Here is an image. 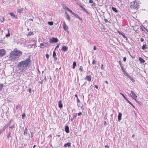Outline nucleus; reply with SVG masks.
Masks as SVG:
<instances>
[{
	"instance_id": "50",
	"label": "nucleus",
	"mask_w": 148,
	"mask_h": 148,
	"mask_svg": "<svg viewBox=\"0 0 148 148\" xmlns=\"http://www.w3.org/2000/svg\"><path fill=\"white\" fill-rule=\"evenodd\" d=\"M43 80H41V81L39 82V83H40L41 84H42L43 83Z\"/></svg>"
},
{
	"instance_id": "33",
	"label": "nucleus",
	"mask_w": 148,
	"mask_h": 148,
	"mask_svg": "<svg viewBox=\"0 0 148 148\" xmlns=\"http://www.w3.org/2000/svg\"><path fill=\"white\" fill-rule=\"evenodd\" d=\"M25 116V113H23L22 115V118L23 119H24Z\"/></svg>"
},
{
	"instance_id": "38",
	"label": "nucleus",
	"mask_w": 148,
	"mask_h": 148,
	"mask_svg": "<svg viewBox=\"0 0 148 148\" xmlns=\"http://www.w3.org/2000/svg\"><path fill=\"white\" fill-rule=\"evenodd\" d=\"M121 70L122 72H123L124 71H125L124 68L123 66H122L121 67Z\"/></svg>"
},
{
	"instance_id": "24",
	"label": "nucleus",
	"mask_w": 148,
	"mask_h": 148,
	"mask_svg": "<svg viewBox=\"0 0 148 148\" xmlns=\"http://www.w3.org/2000/svg\"><path fill=\"white\" fill-rule=\"evenodd\" d=\"M112 9L113 11L115 12L116 13L118 12V11L116 10V8H115L114 7H112Z\"/></svg>"
},
{
	"instance_id": "51",
	"label": "nucleus",
	"mask_w": 148,
	"mask_h": 148,
	"mask_svg": "<svg viewBox=\"0 0 148 148\" xmlns=\"http://www.w3.org/2000/svg\"><path fill=\"white\" fill-rule=\"evenodd\" d=\"M123 60L125 62L126 60V58L125 57L124 58H123Z\"/></svg>"
},
{
	"instance_id": "40",
	"label": "nucleus",
	"mask_w": 148,
	"mask_h": 148,
	"mask_svg": "<svg viewBox=\"0 0 148 148\" xmlns=\"http://www.w3.org/2000/svg\"><path fill=\"white\" fill-rule=\"evenodd\" d=\"M40 45L41 46L45 47V46L43 43H41Z\"/></svg>"
},
{
	"instance_id": "22",
	"label": "nucleus",
	"mask_w": 148,
	"mask_h": 148,
	"mask_svg": "<svg viewBox=\"0 0 148 148\" xmlns=\"http://www.w3.org/2000/svg\"><path fill=\"white\" fill-rule=\"evenodd\" d=\"M77 66L76 62L75 61H74L73 63V69H74L75 66Z\"/></svg>"
},
{
	"instance_id": "5",
	"label": "nucleus",
	"mask_w": 148,
	"mask_h": 148,
	"mask_svg": "<svg viewBox=\"0 0 148 148\" xmlns=\"http://www.w3.org/2000/svg\"><path fill=\"white\" fill-rule=\"evenodd\" d=\"M6 53L5 51L3 49H0V57H2L4 56Z\"/></svg>"
},
{
	"instance_id": "32",
	"label": "nucleus",
	"mask_w": 148,
	"mask_h": 148,
	"mask_svg": "<svg viewBox=\"0 0 148 148\" xmlns=\"http://www.w3.org/2000/svg\"><path fill=\"white\" fill-rule=\"evenodd\" d=\"M121 35H122L123 37L126 39V41L127 40V38L125 36L124 34L123 33L122 34H121Z\"/></svg>"
},
{
	"instance_id": "25",
	"label": "nucleus",
	"mask_w": 148,
	"mask_h": 148,
	"mask_svg": "<svg viewBox=\"0 0 148 148\" xmlns=\"http://www.w3.org/2000/svg\"><path fill=\"white\" fill-rule=\"evenodd\" d=\"M21 105L18 104L17 106H16V109H18L19 108H21Z\"/></svg>"
},
{
	"instance_id": "56",
	"label": "nucleus",
	"mask_w": 148,
	"mask_h": 148,
	"mask_svg": "<svg viewBox=\"0 0 148 148\" xmlns=\"http://www.w3.org/2000/svg\"><path fill=\"white\" fill-rule=\"evenodd\" d=\"M10 36V34H9V33H8V34H6V37H8V36Z\"/></svg>"
},
{
	"instance_id": "49",
	"label": "nucleus",
	"mask_w": 148,
	"mask_h": 148,
	"mask_svg": "<svg viewBox=\"0 0 148 148\" xmlns=\"http://www.w3.org/2000/svg\"><path fill=\"white\" fill-rule=\"evenodd\" d=\"M89 2L90 3H93V1L92 0H89Z\"/></svg>"
},
{
	"instance_id": "43",
	"label": "nucleus",
	"mask_w": 148,
	"mask_h": 148,
	"mask_svg": "<svg viewBox=\"0 0 148 148\" xmlns=\"http://www.w3.org/2000/svg\"><path fill=\"white\" fill-rule=\"evenodd\" d=\"M46 57L47 59H48L49 58V55L48 54H46Z\"/></svg>"
},
{
	"instance_id": "31",
	"label": "nucleus",
	"mask_w": 148,
	"mask_h": 148,
	"mask_svg": "<svg viewBox=\"0 0 148 148\" xmlns=\"http://www.w3.org/2000/svg\"><path fill=\"white\" fill-rule=\"evenodd\" d=\"M79 70L80 71H83V67L82 66H80V68L79 69Z\"/></svg>"
},
{
	"instance_id": "12",
	"label": "nucleus",
	"mask_w": 148,
	"mask_h": 148,
	"mask_svg": "<svg viewBox=\"0 0 148 148\" xmlns=\"http://www.w3.org/2000/svg\"><path fill=\"white\" fill-rule=\"evenodd\" d=\"M66 14V18L67 20H68L69 22L70 21V17L69 15L67 13V12H65Z\"/></svg>"
},
{
	"instance_id": "37",
	"label": "nucleus",
	"mask_w": 148,
	"mask_h": 148,
	"mask_svg": "<svg viewBox=\"0 0 148 148\" xmlns=\"http://www.w3.org/2000/svg\"><path fill=\"white\" fill-rule=\"evenodd\" d=\"M11 132H9L8 134L7 135V138H8L9 137H10Z\"/></svg>"
},
{
	"instance_id": "58",
	"label": "nucleus",
	"mask_w": 148,
	"mask_h": 148,
	"mask_svg": "<svg viewBox=\"0 0 148 148\" xmlns=\"http://www.w3.org/2000/svg\"><path fill=\"white\" fill-rule=\"evenodd\" d=\"M95 88L97 89H98V86L97 85H95Z\"/></svg>"
},
{
	"instance_id": "54",
	"label": "nucleus",
	"mask_w": 148,
	"mask_h": 148,
	"mask_svg": "<svg viewBox=\"0 0 148 148\" xmlns=\"http://www.w3.org/2000/svg\"><path fill=\"white\" fill-rule=\"evenodd\" d=\"M82 113L81 112H79L78 113V116H80L82 114Z\"/></svg>"
},
{
	"instance_id": "63",
	"label": "nucleus",
	"mask_w": 148,
	"mask_h": 148,
	"mask_svg": "<svg viewBox=\"0 0 148 148\" xmlns=\"http://www.w3.org/2000/svg\"><path fill=\"white\" fill-rule=\"evenodd\" d=\"M3 131V130L1 129L0 130V134H1V133Z\"/></svg>"
},
{
	"instance_id": "53",
	"label": "nucleus",
	"mask_w": 148,
	"mask_h": 148,
	"mask_svg": "<svg viewBox=\"0 0 148 148\" xmlns=\"http://www.w3.org/2000/svg\"><path fill=\"white\" fill-rule=\"evenodd\" d=\"M59 45H57L56 47L55 48V50L56 49H57V48H59Z\"/></svg>"
},
{
	"instance_id": "57",
	"label": "nucleus",
	"mask_w": 148,
	"mask_h": 148,
	"mask_svg": "<svg viewBox=\"0 0 148 148\" xmlns=\"http://www.w3.org/2000/svg\"><path fill=\"white\" fill-rule=\"evenodd\" d=\"M31 138L33 137V133L32 132H31Z\"/></svg>"
},
{
	"instance_id": "61",
	"label": "nucleus",
	"mask_w": 148,
	"mask_h": 148,
	"mask_svg": "<svg viewBox=\"0 0 148 148\" xmlns=\"http://www.w3.org/2000/svg\"><path fill=\"white\" fill-rule=\"evenodd\" d=\"M135 100H136V102H137L138 103H139V104H140V101H137L136 100V99H135Z\"/></svg>"
},
{
	"instance_id": "9",
	"label": "nucleus",
	"mask_w": 148,
	"mask_h": 148,
	"mask_svg": "<svg viewBox=\"0 0 148 148\" xmlns=\"http://www.w3.org/2000/svg\"><path fill=\"white\" fill-rule=\"evenodd\" d=\"M91 77L90 75H87L84 78V79L85 80H86L89 82H90L91 81Z\"/></svg>"
},
{
	"instance_id": "14",
	"label": "nucleus",
	"mask_w": 148,
	"mask_h": 148,
	"mask_svg": "<svg viewBox=\"0 0 148 148\" xmlns=\"http://www.w3.org/2000/svg\"><path fill=\"white\" fill-rule=\"evenodd\" d=\"M58 106L60 108H61L63 107L62 101L61 100L59 101L58 102Z\"/></svg>"
},
{
	"instance_id": "20",
	"label": "nucleus",
	"mask_w": 148,
	"mask_h": 148,
	"mask_svg": "<svg viewBox=\"0 0 148 148\" xmlns=\"http://www.w3.org/2000/svg\"><path fill=\"white\" fill-rule=\"evenodd\" d=\"M147 45L146 44L143 45L142 47V49L143 50H144L145 49H147Z\"/></svg>"
},
{
	"instance_id": "21",
	"label": "nucleus",
	"mask_w": 148,
	"mask_h": 148,
	"mask_svg": "<svg viewBox=\"0 0 148 148\" xmlns=\"http://www.w3.org/2000/svg\"><path fill=\"white\" fill-rule=\"evenodd\" d=\"M80 7L82 9V10L85 12L87 14H88V12L86 10V9L84 8L82 6L80 5Z\"/></svg>"
},
{
	"instance_id": "13",
	"label": "nucleus",
	"mask_w": 148,
	"mask_h": 148,
	"mask_svg": "<svg viewBox=\"0 0 148 148\" xmlns=\"http://www.w3.org/2000/svg\"><path fill=\"white\" fill-rule=\"evenodd\" d=\"M68 47L66 46H64L62 47V50L65 52L67 51Z\"/></svg>"
},
{
	"instance_id": "7",
	"label": "nucleus",
	"mask_w": 148,
	"mask_h": 148,
	"mask_svg": "<svg viewBox=\"0 0 148 148\" xmlns=\"http://www.w3.org/2000/svg\"><path fill=\"white\" fill-rule=\"evenodd\" d=\"M121 94L122 95V96L125 99L127 100V102L129 103L133 108H134L135 107L126 98V97L124 96V95L123 94Z\"/></svg>"
},
{
	"instance_id": "16",
	"label": "nucleus",
	"mask_w": 148,
	"mask_h": 148,
	"mask_svg": "<svg viewBox=\"0 0 148 148\" xmlns=\"http://www.w3.org/2000/svg\"><path fill=\"white\" fill-rule=\"evenodd\" d=\"M71 143H67L65 144L64 147H69V146H71Z\"/></svg>"
},
{
	"instance_id": "46",
	"label": "nucleus",
	"mask_w": 148,
	"mask_h": 148,
	"mask_svg": "<svg viewBox=\"0 0 148 148\" xmlns=\"http://www.w3.org/2000/svg\"><path fill=\"white\" fill-rule=\"evenodd\" d=\"M104 21L106 23H107L108 22V21L106 19H105L104 20Z\"/></svg>"
},
{
	"instance_id": "47",
	"label": "nucleus",
	"mask_w": 148,
	"mask_h": 148,
	"mask_svg": "<svg viewBox=\"0 0 148 148\" xmlns=\"http://www.w3.org/2000/svg\"><path fill=\"white\" fill-rule=\"evenodd\" d=\"M77 103H79L80 102V100H79V99H78V98L77 97Z\"/></svg>"
},
{
	"instance_id": "34",
	"label": "nucleus",
	"mask_w": 148,
	"mask_h": 148,
	"mask_svg": "<svg viewBox=\"0 0 148 148\" xmlns=\"http://www.w3.org/2000/svg\"><path fill=\"white\" fill-rule=\"evenodd\" d=\"M33 34V33L32 32H29L27 36H31Z\"/></svg>"
},
{
	"instance_id": "45",
	"label": "nucleus",
	"mask_w": 148,
	"mask_h": 148,
	"mask_svg": "<svg viewBox=\"0 0 148 148\" xmlns=\"http://www.w3.org/2000/svg\"><path fill=\"white\" fill-rule=\"evenodd\" d=\"M10 124V122H9V123H8L6 125V126H8Z\"/></svg>"
},
{
	"instance_id": "10",
	"label": "nucleus",
	"mask_w": 148,
	"mask_h": 148,
	"mask_svg": "<svg viewBox=\"0 0 148 148\" xmlns=\"http://www.w3.org/2000/svg\"><path fill=\"white\" fill-rule=\"evenodd\" d=\"M73 15H74V16H75L77 18H78L79 20H82V19L79 17V16L77 14H76L74 13V12H73L72 11L71 13Z\"/></svg>"
},
{
	"instance_id": "64",
	"label": "nucleus",
	"mask_w": 148,
	"mask_h": 148,
	"mask_svg": "<svg viewBox=\"0 0 148 148\" xmlns=\"http://www.w3.org/2000/svg\"><path fill=\"white\" fill-rule=\"evenodd\" d=\"M31 91V90L30 88L29 89V92H30Z\"/></svg>"
},
{
	"instance_id": "59",
	"label": "nucleus",
	"mask_w": 148,
	"mask_h": 148,
	"mask_svg": "<svg viewBox=\"0 0 148 148\" xmlns=\"http://www.w3.org/2000/svg\"><path fill=\"white\" fill-rule=\"evenodd\" d=\"M93 49L94 50H96V47L95 46H94Z\"/></svg>"
},
{
	"instance_id": "35",
	"label": "nucleus",
	"mask_w": 148,
	"mask_h": 148,
	"mask_svg": "<svg viewBox=\"0 0 148 148\" xmlns=\"http://www.w3.org/2000/svg\"><path fill=\"white\" fill-rule=\"evenodd\" d=\"M56 53L55 51H53V57H56Z\"/></svg>"
},
{
	"instance_id": "48",
	"label": "nucleus",
	"mask_w": 148,
	"mask_h": 148,
	"mask_svg": "<svg viewBox=\"0 0 148 148\" xmlns=\"http://www.w3.org/2000/svg\"><path fill=\"white\" fill-rule=\"evenodd\" d=\"M92 3H93V4H92L91 5V6H95V3H93V2Z\"/></svg>"
},
{
	"instance_id": "30",
	"label": "nucleus",
	"mask_w": 148,
	"mask_h": 148,
	"mask_svg": "<svg viewBox=\"0 0 148 148\" xmlns=\"http://www.w3.org/2000/svg\"><path fill=\"white\" fill-rule=\"evenodd\" d=\"M128 77L130 79V80L133 82H134L135 81V80L134 79H133V78L132 77H131L130 76L129 77Z\"/></svg>"
},
{
	"instance_id": "62",
	"label": "nucleus",
	"mask_w": 148,
	"mask_h": 148,
	"mask_svg": "<svg viewBox=\"0 0 148 148\" xmlns=\"http://www.w3.org/2000/svg\"><path fill=\"white\" fill-rule=\"evenodd\" d=\"M53 58H54V60L56 61L57 60V58L56 57H53Z\"/></svg>"
},
{
	"instance_id": "26",
	"label": "nucleus",
	"mask_w": 148,
	"mask_h": 148,
	"mask_svg": "<svg viewBox=\"0 0 148 148\" xmlns=\"http://www.w3.org/2000/svg\"><path fill=\"white\" fill-rule=\"evenodd\" d=\"M123 73L124 74V75H125L127 76V77H129L130 75L128 74V73L125 71H124L123 72Z\"/></svg>"
},
{
	"instance_id": "2",
	"label": "nucleus",
	"mask_w": 148,
	"mask_h": 148,
	"mask_svg": "<svg viewBox=\"0 0 148 148\" xmlns=\"http://www.w3.org/2000/svg\"><path fill=\"white\" fill-rule=\"evenodd\" d=\"M22 54V53L21 51L14 49L11 52L10 58L12 61L17 60L18 58L21 56Z\"/></svg>"
},
{
	"instance_id": "52",
	"label": "nucleus",
	"mask_w": 148,
	"mask_h": 148,
	"mask_svg": "<svg viewBox=\"0 0 148 148\" xmlns=\"http://www.w3.org/2000/svg\"><path fill=\"white\" fill-rule=\"evenodd\" d=\"M144 40L143 38H140V41L141 42H143L144 41Z\"/></svg>"
},
{
	"instance_id": "55",
	"label": "nucleus",
	"mask_w": 148,
	"mask_h": 148,
	"mask_svg": "<svg viewBox=\"0 0 148 148\" xmlns=\"http://www.w3.org/2000/svg\"><path fill=\"white\" fill-rule=\"evenodd\" d=\"M104 125L105 126H106V125L107 124V123H106V121H104Z\"/></svg>"
},
{
	"instance_id": "17",
	"label": "nucleus",
	"mask_w": 148,
	"mask_h": 148,
	"mask_svg": "<svg viewBox=\"0 0 148 148\" xmlns=\"http://www.w3.org/2000/svg\"><path fill=\"white\" fill-rule=\"evenodd\" d=\"M122 114L120 112L119 113V115L118 116V120L120 121L121 119Z\"/></svg>"
},
{
	"instance_id": "27",
	"label": "nucleus",
	"mask_w": 148,
	"mask_h": 148,
	"mask_svg": "<svg viewBox=\"0 0 148 148\" xmlns=\"http://www.w3.org/2000/svg\"><path fill=\"white\" fill-rule=\"evenodd\" d=\"M4 85L3 84H0V91L1 90H2V89Z\"/></svg>"
},
{
	"instance_id": "19",
	"label": "nucleus",
	"mask_w": 148,
	"mask_h": 148,
	"mask_svg": "<svg viewBox=\"0 0 148 148\" xmlns=\"http://www.w3.org/2000/svg\"><path fill=\"white\" fill-rule=\"evenodd\" d=\"M64 9L66 10L67 11H68L69 12H70L71 13L72 12V11L71 10L69 9V8L67 7V6H65L64 8Z\"/></svg>"
},
{
	"instance_id": "8",
	"label": "nucleus",
	"mask_w": 148,
	"mask_h": 148,
	"mask_svg": "<svg viewBox=\"0 0 148 148\" xmlns=\"http://www.w3.org/2000/svg\"><path fill=\"white\" fill-rule=\"evenodd\" d=\"M132 95L131 96L134 99H135V98L137 97L136 95L135 94L134 92L132 91H131Z\"/></svg>"
},
{
	"instance_id": "23",
	"label": "nucleus",
	"mask_w": 148,
	"mask_h": 148,
	"mask_svg": "<svg viewBox=\"0 0 148 148\" xmlns=\"http://www.w3.org/2000/svg\"><path fill=\"white\" fill-rule=\"evenodd\" d=\"M27 127H26L25 129L24 130V133H23V134L24 135H27Z\"/></svg>"
},
{
	"instance_id": "4",
	"label": "nucleus",
	"mask_w": 148,
	"mask_h": 148,
	"mask_svg": "<svg viewBox=\"0 0 148 148\" xmlns=\"http://www.w3.org/2000/svg\"><path fill=\"white\" fill-rule=\"evenodd\" d=\"M58 40L57 38L53 37L52 38L50 39L49 42L50 43L57 42Z\"/></svg>"
},
{
	"instance_id": "1",
	"label": "nucleus",
	"mask_w": 148,
	"mask_h": 148,
	"mask_svg": "<svg viewBox=\"0 0 148 148\" xmlns=\"http://www.w3.org/2000/svg\"><path fill=\"white\" fill-rule=\"evenodd\" d=\"M31 62L30 57H29L25 60L18 63L17 64V66L20 70V72H23L26 67L29 66Z\"/></svg>"
},
{
	"instance_id": "28",
	"label": "nucleus",
	"mask_w": 148,
	"mask_h": 148,
	"mask_svg": "<svg viewBox=\"0 0 148 148\" xmlns=\"http://www.w3.org/2000/svg\"><path fill=\"white\" fill-rule=\"evenodd\" d=\"M77 114H74L73 116V119H71V121H72L73 119H74L76 118V116H77Z\"/></svg>"
},
{
	"instance_id": "44",
	"label": "nucleus",
	"mask_w": 148,
	"mask_h": 148,
	"mask_svg": "<svg viewBox=\"0 0 148 148\" xmlns=\"http://www.w3.org/2000/svg\"><path fill=\"white\" fill-rule=\"evenodd\" d=\"M119 65L121 67L123 66L120 61H119Z\"/></svg>"
},
{
	"instance_id": "39",
	"label": "nucleus",
	"mask_w": 148,
	"mask_h": 148,
	"mask_svg": "<svg viewBox=\"0 0 148 148\" xmlns=\"http://www.w3.org/2000/svg\"><path fill=\"white\" fill-rule=\"evenodd\" d=\"M14 127V125H11V126L9 128H10V129L12 130Z\"/></svg>"
},
{
	"instance_id": "3",
	"label": "nucleus",
	"mask_w": 148,
	"mask_h": 148,
	"mask_svg": "<svg viewBox=\"0 0 148 148\" xmlns=\"http://www.w3.org/2000/svg\"><path fill=\"white\" fill-rule=\"evenodd\" d=\"M139 2L136 0L133 1L130 3L131 8L133 9H138L139 8Z\"/></svg>"
},
{
	"instance_id": "18",
	"label": "nucleus",
	"mask_w": 148,
	"mask_h": 148,
	"mask_svg": "<svg viewBox=\"0 0 148 148\" xmlns=\"http://www.w3.org/2000/svg\"><path fill=\"white\" fill-rule=\"evenodd\" d=\"M23 10H24V9L23 8H22L21 9H17V12L18 13H21L23 11Z\"/></svg>"
},
{
	"instance_id": "60",
	"label": "nucleus",
	"mask_w": 148,
	"mask_h": 148,
	"mask_svg": "<svg viewBox=\"0 0 148 148\" xmlns=\"http://www.w3.org/2000/svg\"><path fill=\"white\" fill-rule=\"evenodd\" d=\"M105 148H108L109 147L107 145H105Z\"/></svg>"
},
{
	"instance_id": "11",
	"label": "nucleus",
	"mask_w": 148,
	"mask_h": 148,
	"mask_svg": "<svg viewBox=\"0 0 148 148\" xmlns=\"http://www.w3.org/2000/svg\"><path fill=\"white\" fill-rule=\"evenodd\" d=\"M65 130L66 133H69V128L68 126L66 125L65 126Z\"/></svg>"
},
{
	"instance_id": "29",
	"label": "nucleus",
	"mask_w": 148,
	"mask_h": 148,
	"mask_svg": "<svg viewBox=\"0 0 148 148\" xmlns=\"http://www.w3.org/2000/svg\"><path fill=\"white\" fill-rule=\"evenodd\" d=\"M10 15L12 16H13L14 18H15V15L14 14V13L13 12H10Z\"/></svg>"
},
{
	"instance_id": "36",
	"label": "nucleus",
	"mask_w": 148,
	"mask_h": 148,
	"mask_svg": "<svg viewBox=\"0 0 148 148\" xmlns=\"http://www.w3.org/2000/svg\"><path fill=\"white\" fill-rule=\"evenodd\" d=\"M48 24L50 25H52L53 24V22H48Z\"/></svg>"
},
{
	"instance_id": "6",
	"label": "nucleus",
	"mask_w": 148,
	"mask_h": 148,
	"mask_svg": "<svg viewBox=\"0 0 148 148\" xmlns=\"http://www.w3.org/2000/svg\"><path fill=\"white\" fill-rule=\"evenodd\" d=\"M63 28L65 31H67L68 32H69L68 30V27L66 25L65 23V22H63Z\"/></svg>"
},
{
	"instance_id": "42",
	"label": "nucleus",
	"mask_w": 148,
	"mask_h": 148,
	"mask_svg": "<svg viewBox=\"0 0 148 148\" xmlns=\"http://www.w3.org/2000/svg\"><path fill=\"white\" fill-rule=\"evenodd\" d=\"M101 69L102 70H103L104 69V68L103 67V64H102L101 66Z\"/></svg>"
},
{
	"instance_id": "41",
	"label": "nucleus",
	"mask_w": 148,
	"mask_h": 148,
	"mask_svg": "<svg viewBox=\"0 0 148 148\" xmlns=\"http://www.w3.org/2000/svg\"><path fill=\"white\" fill-rule=\"evenodd\" d=\"M96 61H95V60H93V61L92 62V64H94L95 63H96Z\"/></svg>"
},
{
	"instance_id": "15",
	"label": "nucleus",
	"mask_w": 148,
	"mask_h": 148,
	"mask_svg": "<svg viewBox=\"0 0 148 148\" xmlns=\"http://www.w3.org/2000/svg\"><path fill=\"white\" fill-rule=\"evenodd\" d=\"M139 60L142 63H144L145 62V61L141 57H139Z\"/></svg>"
}]
</instances>
